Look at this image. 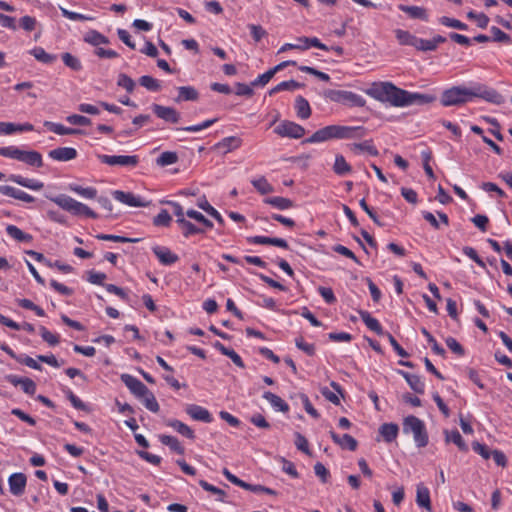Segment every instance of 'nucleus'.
I'll return each instance as SVG.
<instances>
[{"mask_svg":"<svg viewBox=\"0 0 512 512\" xmlns=\"http://www.w3.org/2000/svg\"><path fill=\"white\" fill-rule=\"evenodd\" d=\"M405 99V106L410 105H423L428 104L433 101H435V96L429 95V94H422V93H413L406 91V95L404 97Z\"/></svg>","mask_w":512,"mask_h":512,"instance_id":"nucleus-19","label":"nucleus"},{"mask_svg":"<svg viewBox=\"0 0 512 512\" xmlns=\"http://www.w3.org/2000/svg\"><path fill=\"white\" fill-rule=\"evenodd\" d=\"M416 503L420 507H423L428 511L431 510L430 492H429V489L427 487H425L423 484L417 485Z\"/></svg>","mask_w":512,"mask_h":512,"instance_id":"nucleus-27","label":"nucleus"},{"mask_svg":"<svg viewBox=\"0 0 512 512\" xmlns=\"http://www.w3.org/2000/svg\"><path fill=\"white\" fill-rule=\"evenodd\" d=\"M253 187L262 195L272 193L274 191L273 186L267 181L264 176L251 181Z\"/></svg>","mask_w":512,"mask_h":512,"instance_id":"nucleus-44","label":"nucleus"},{"mask_svg":"<svg viewBox=\"0 0 512 512\" xmlns=\"http://www.w3.org/2000/svg\"><path fill=\"white\" fill-rule=\"evenodd\" d=\"M176 222L179 224L180 228L182 229V233L185 237H189L191 235L200 234L204 232L203 229L197 227L196 225L186 220L185 218L177 219Z\"/></svg>","mask_w":512,"mask_h":512,"instance_id":"nucleus-36","label":"nucleus"},{"mask_svg":"<svg viewBox=\"0 0 512 512\" xmlns=\"http://www.w3.org/2000/svg\"><path fill=\"white\" fill-rule=\"evenodd\" d=\"M297 41L299 42H303L304 45H307V49L312 46V47H316V48H319L321 50H329V48L320 42V40L316 37H312V38H309V37H300L297 39Z\"/></svg>","mask_w":512,"mask_h":512,"instance_id":"nucleus-61","label":"nucleus"},{"mask_svg":"<svg viewBox=\"0 0 512 512\" xmlns=\"http://www.w3.org/2000/svg\"><path fill=\"white\" fill-rule=\"evenodd\" d=\"M365 99L352 91H346L344 94L342 104L348 105L350 107H363L365 105Z\"/></svg>","mask_w":512,"mask_h":512,"instance_id":"nucleus-38","label":"nucleus"},{"mask_svg":"<svg viewBox=\"0 0 512 512\" xmlns=\"http://www.w3.org/2000/svg\"><path fill=\"white\" fill-rule=\"evenodd\" d=\"M398 432L399 427L394 423H384L379 428L380 435L387 443L394 441L398 436Z\"/></svg>","mask_w":512,"mask_h":512,"instance_id":"nucleus-29","label":"nucleus"},{"mask_svg":"<svg viewBox=\"0 0 512 512\" xmlns=\"http://www.w3.org/2000/svg\"><path fill=\"white\" fill-rule=\"evenodd\" d=\"M160 441L162 444L168 446L172 451L176 452L177 454L182 455L185 452L184 447L181 445L179 440L174 436L161 435Z\"/></svg>","mask_w":512,"mask_h":512,"instance_id":"nucleus-37","label":"nucleus"},{"mask_svg":"<svg viewBox=\"0 0 512 512\" xmlns=\"http://www.w3.org/2000/svg\"><path fill=\"white\" fill-rule=\"evenodd\" d=\"M474 97L496 104L502 102L501 94L482 84H474L471 87L453 86L442 93L440 102L445 107L460 106L469 102Z\"/></svg>","mask_w":512,"mask_h":512,"instance_id":"nucleus-1","label":"nucleus"},{"mask_svg":"<svg viewBox=\"0 0 512 512\" xmlns=\"http://www.w3.org/2000/svg\"><path fill=\"white\" fill-rule=\"evenodd\" d=\"M84 41L93 46L108 44L109 40L106 36L96 30H90L84 35Z\"/></svg>","mask_w":512,"mask_h":512,"instance_id":"nucleus-35","label":"nucleus"},{"mask_svg":"<svg viewBox=\"0 0 512 512\" xmlns=\"http://www.w3.org/2000/svg\"><path fill=\"white\" fill-rule=\"evenodd\" d=\"M153 253L163 265H171L178 261V255L171 252V250L164 246H155L152 248Z\"/></svg>","mask_w":512,"mask_h":512,"instance_id":"nucleus-16","label":"nucleus"},{"mask_svg":"<svg viewBox=\"0 0 512 512\" xmlns=\"http://www.w3.org/2000/svg\"><path fill=\"white\" fill-rule=\"evenodd\" d=\"M399 374L404 377V379L409 384L410 388L416 392L417 394H423L425 391V384L424 381L421 379L420 376L416 374H410L408 372L399 371Z\"/></svg>","mask_w":512,"mask_h":512,"instance_id":"nucleus-21","label":"nucleus"},{"mask_svg":"<svg viewBox=\"0 0 512 512\" xmlns=\"http://www.w3.org/2000/svg\"><path fill=\"white\" fill-rule=\"evenodd\" d=\"M26 483L27 478L23 473H14L8 479L10 492L15 496H20L24 493Z\"/></svg>","mask_w":512,"mask_h":512,"instance_id":"nucleus-12","label":"nucleus"},{"mask_svg":"<svg viewBox=\"0 0 512 512\" xmlns=\"http://www.w3.org/2000/svg\"><path fill=\"white\" fill-rule=\"evenodd\" d=\"M139 84L149 91L157 92L161 89L159 80L149 75H144L139 78Z\"/></svg>","mask_w":512,"mask_h":512,"instance_id":"nucleus-49","label":"nucleus"},{"mask_svg":"<svg viewBox=\"0 0 512 512\" xmlns=\"http://www.w3.org/2000/svg\"><path fill=\"white\" fill-rule=\"evenodd\" d=\"M96 238L103 241H113L118 243H132L137 241V239L112 234H98Z\"/></svg>","mask_w":512,"mask_h":512,"instance_id":"nucleus-53","label":"nucleus"},{"mask_svg":"<svg viewBox=\"0 0 512 512\" xmlns=\"http://www.w3.org/2000/svg\"><path fill=\"white\" fill-rule=\"evenodd\" d=\"M186 215L189 218H192V219L196 220L197 222L202 223L207 228L213 227V223L210 220H208L202 213H200L196 210H193V209L187 210Z\"/></svg>","mask_w":512,"mask_h":512,"instance_id":"nucleus-55","label":"nucleus"},{"mask_svg":"<svg viewBox=\"0 0 512 512\" xmlns=\"http://www.w3.org/2000/svg\"><path fill=\"white\" fill-rule=\"evenodd\" d=\"M121 381L135 397L142 401L148 410L154 413L159 411L160 407L154 394L139 379L130 374H122Z\"/></svg>","mask_w":512,"mask_h":512,"instance_id":"nucleus-4","label":"nucleus"},{"mask_svg":"<svg viewBox=\"0 0 512 512\" xmlns=\"http://www.w3.org/2000/svg\"><path fill=\"white\" fill-rule=\"evenodd\" d=\"M403 432L413 435L417 447L422 448L428 445L429 437L425 424L418 417L413 415L407 416L403 420Z\"/></svg>","mask_w":512,"mask_h":512,"instance_id":"nucleus-6","label":"nucleus"},{"mask_svg":"<svg viewBox=\"0 0 512 512\" xmlns=\"http://www.w3.org/2000/svg\"><path fill=\"white\" fill-rule=\"evenodd\" d=\"M117 85L124 88L128 93H132L136 86L134 80L124 73L119 74Z\"/></svg>","mask_w":512,"mask_h":512,"instance_id":"nucleus-52","label":"nucleus"},{"mask_svg":"<svg viewBox=\"0 0 512 512\" xmlns=\"http://www.w3.org/2000/svg\"><path fill=\"white\" fill-rule=\"evenodd\" d=\"M367 130L361 126L329 125L314 132L304 143H320L332 139H361Z\"/></svg>","mask_w":512,"mask_h":512,"instance_id":"nucleus-2","label":"nucleus"},{"mask_svg":"<svg viewBox=\"0 0 512 512\" xmlns=\"http://www.w3.org/2000/svg\"><path fill=\"white\" fill-rule=\"evenodd\" d=\"M295 109L297 116L301 119H307L311 115V108L308 101L302 96H298L295 100Z\"/></svg>","mask_w":512,"mask_h":512,"instance_id":"nucleus-34","label":"nucleus"},{"mask_svg":"<svg viewBox=\"0 0 512 512\" xmlns=\"http://www.w3.org/2000/svg\"><path fill=\"white\" fill-rule=\"evenodd\" d=\"M39 331L42 339L50 346H56L59 343V336L50 332L46 327L41 326Z\"/></svg>","mask_w":512,"mask_h":512,"instance_id":"nucleus-54","label":"nucleus"},{"mask_svg":"<svg viewBox=\"0 0 512 512\" xmlns=\"http://www.w3.org/2000/svg\"><path fill=\"white\" fill-rule=\"evenodd\" d=\"M68 189L86 199H94L97 197V190L93 187H82L77 184H70Z\"/></svg>","mask_w":512,"mask_h":512,"instance_id":"nucleus-39","label":"nucleus"},{"mask_svg":"<svg viewBox=\"0 0 512 512\" xmlns=\"http://www.w3.org/2000/svg\"><path fill=\"white\" fill-rule=\"evenodd\" d=\"M0 193L26 203H31L35 200V198L28 193L9 185H0Z\"/></svg>","mask_w":512,"mask_h":512,"instance_id":"nucleus-14","label":"nucleus"},{"mask_svg":"<svg viewBox=\"0 0 512 512\" xmlns=\"http://www.w3.org/2000/svg\"><path fill=\"white\" fill-rule=\"evenodd\" d=\"M349 147H350V150L353 151L354 153L365 151L372 156L378 155V151L375 148V146L373 145L371 140H367L362 143H353V144H350Z\"/></svg>","mask_w":512,"mask_h":512,"instance_id":"nucleus-41","label":"nucleus"},{"mask_svg":"<svg viewBox=\"0 0 512 512\" xmlns=\"http://www.w3.org/2000/svg\"><path fill=\"white\" fill-rule=\"evenodd\" d=\"M263 398L267 400L276 411L283 413H287L289 411V405L278 395L270 391H266L263 394Z\"/></svg>","mask_w":512,"mask_h":512,"instance_id":"nucleus-24","label":"nucleus"},{"mask_svg":"<svg viewBox=\"0 0 512 512\" xmlns=\"http://www.w3.org/2000/svg\"><path fill=\"white\" fill-rule=\"evenodd\" d=\"M274 73L272 69H269L265 73L259 75L252 83L251 86H265L273 77Z\"/></svg>","mask_w":512,"mask_h":512,"instance_id":"nucleus-64","label":"nucleus"},{"mask_svg":"<svg viewBox=\"0 0 512 512\" xmlns=\"http://www.w3.org/2000/svg\"><path fill=\"white\" fill-rule=\"evenodd\" d=\"M446 345L448 348L458 356H463L465 354L464 348L461 346V344L453 337H448L445 340Z\"/></svg>","mask_w":512,"mask_h":512,"instance_id":"nucleus-62","label":"nucleus"},{"mask_svg":"<svg viewBox=\"0 0 512 512\" xmlns=\"http://www.w3.org/2000/svg\"><path fill=\"white\" fill-rule=\"evenodd\" d=\"M242 145V139L237 136H229L219 141L215 148L221 151L223 154H227L233 150L238 149Z\"/></svg>","mask_w":512,"mask_h":512,"instance_id":"nucleus-18","label":"nucleus"},{"mask_svg":"<svg viewBox=\"0 0 512 512\" xmlns=\"http://www.w3.org/2000/svg\"><path fill=\"white\" fill-rule=\"evenodd\" d=\"M265 203L279 210H287L293 207V202L290 199L280 196L267 198Z\"/></svg>","mask_w":512,"mask_h":512,"instance_id":"nucleus-43","label":"nucleus"},{"mask_svg":"<svg viewBox=\"0 0 512 512\" xmlns=\"http://www.w3.org/2000/svg\"><path fill=\"white\" fill-rule=\"evenodd\" d=\"M281 137H289L299 139L305 134V129L301 125L291 122L282 121L274 130Z\"/></svg>","mask_w":512,"mask_h":512,"instance_id":"nucleus-7","label":"nucleus"},{"mask_svg":"<svg viewBox=\"0 0 512 512\" xmlns=\"http://www.w3.org/2000/svg\"><path fill=\"white\" fill-rule=\"evenodd\" d=\"M440 23L444 26L459 29V30H466L467 25L457 19L449 18L446 16H443L439 19Z\"/></svg>","mask_w":512,"mask_h":512,"instance_id":"nucleus-57","label":"nucleus"},{"mask_svg":"<svg viewBox=\"0 0 512 512\" xmlns=\"http://www.w3.org/2000/svg\"><path fill=\"white\" fill-rule=\"evenodd\" d=\"M467 17L469 19H472L476 22L477 26L480 28H486L489 23V18L483 13H476L474 11H470L467 14Z\"/></svg>","mask_w":512,"mask_h":512,"instance_id":"nucleus-56","label":"nucleus"},{"mask_svg":"<svg viewBox=\"0 0 512 512\" xmlns=\"http://www.w3.org/2000/svg\"><path fill=\"white\" fill-rule=\"evenodd\" d=\"M366 94L382 103H389L394 107H405L406 90L398 88L391 82H375Z\"/></svg>","mask_w":512,"mask_h":512,"instance_id":"nucleus-3","label":"nucleus"},{"mask_svg":"<svg viewBox=\"0 0 512 512\" xmlns=\"http://www.w3.org/2000/svg\"><path fill=\"white\" fill-rule=\"evenodd\" d=\"M360 317L365 325L377 335H383L384 331L379 321L372 317L367 311H360Z\"/></svg>","mask_w":512,"mask_h":512,"instance_id":"nucleus-32","label":"nucleus"},{"mask_svg":"<svg viewBox=\"0 0 512 512\" xmlns=\"http://www.w3.org/2000/svg\"><path fill=\"white\" fill-rule=\"evenodd\" d=\"M172 218L167 210H161L159 214L154 218V225L156 226H169Z\"/></svg>","mask_w":512,"mask_h":512,"instance_id":"nucleus-63","label":"nucleus"},{"mask_svg":"<svg viewBox=\"0 0 512 512\" xmlns=\"http://www.w3.org/2000/svg\"><path fill=\"white\" fill-rule=\"evenodd\" d=\"M199 485H200L204 490H206V491H208V492H211V493H213V494L217 495V496H218V500H220V501H224V497H225L226 493H225L222 489H220V488H218V487H215V486H213V485L209 484V483H208L207 481H205V480H200V481H199Z\"/></svg>","mask_w":512,"mask_h":512,"instance_id":"nucleus-60","label":"nucleus"},{"mask_svg":"<svg viewBox=\"0 0 512 512\" xmlns=\"http://www.w3.org/2000/svg\"><path fill=\"white\" fill-rule=\"evenodd\" d=\"M214 347L218 351H220L223 355L229 357L236 366H238L240 368L245 367L244 362L242 361L241 357L233 349L227 348L219 341H216L214 343Z\"/></svg>","mask_w":512,"mask_h":512,"instance_id":"nucleus-31","label":"nucleus"},{"mask_svg":"<svg viewBox=\"0 0 512 512\" xmlns=\"http://www.w3.org/2000/svg\"><path fill=\"white\" fill-rule=\"evenodd\" d=\"M21 149L16 146L0 147V156L19 160Z\"/></svg>","mask_w":512,"mask_h":512,"instance_id":"nucleus-59","label":"nucleus"},{"mask_svg":"<svg viewBox=\"0 0 512 512\" xmlns=\"http://www.w3.org/2000/svg\"><path fill=\"white\" fill-rule=\"evenodd\" d=\"M29 53L33 55L36 60L44 64H52L57 58L55 55L47 53L42 47H35L30 50Z\"/></svg>","mask_w":512,"mask_h":512,"instance_id":"nucleus-42","label":"nucleus"},{"mask_svg":"<svg viewBox=\"0 0 512 512\" xmlns=\"http://www.w3.org/2000/svg\"><path fill=\"white\" fill-rule=\"evenodd\" d=\"M63 63L73 71H80L82 69L81 61L78 57L71 53L65 52L61 55Z\"/></svg>","mask_w":512,"mask_h":512,"instance_id":"nucleus-48","label":"nucleus"},{"mask_svg":"<svg viewBox=\"0 0 512 512\" xmlns=\"http://www.w3.org/2000/svg\"><path fill=\"white\" fill-rule=\"evenodd\" d=\"M112 195L117 201L129 207H148L150 205V201H147L140 196H136L131 192L115 190L112 192Z\"/></svg>","mask_w":512,"mask_h":512,"instance_id":"nucleus-8","label":"nucleus"},{"mask_svg":"<svg viewBox=\"0 0 512 512\" xmlns=\"http://www.w3.org/2000/svg\"><path fill=\"white\" fill-rule=\"evenodd\" d=\"M444 435L446 443H454L459 448V450L463 452L468 451V445L466 444L458 430H444Z\"/></svg>","mask_w":512,"mask_h":512,"instance_id":"nucleus-28","label":"nucleus"},{"mask_svg":"<svg viewBox=\"0 0 512 512\" xmlns=\"http://www.w3.org/2000/svg\"><path fill=\"white\" fill-rule=\"evenodd\" d=\"M60 10H61L62 15L65 18L69 19V20H73V21H88V20H92L93 19L90 16H87V15H84V14H80V13H76V12H72V11H69L68 9H66V8H63V7H60Z\"/></svg>","mask_w":512,"mask_h":512,"instance_id":"nucleus-58","label":"nucleus"},{"mask_svg":"<svg viewBox=\"0 0 512 512\" xmlns=\"http://www.w3.org/2000/svg\"><path fill=\"white\" fill-rule=\"evenodd\" d=\"M178 161V155L176 152L165 151L160 154V156L156 159V163L160 167H165L168 165L175 164Z\"/></svg>","mask_w":512,"mask_h":512,"instance_id":"nucleus-46","label":"nucleus"},{"mask_svg":"<svg viewBox=\"0 0 512 512\" xmlns=\"http://www.w3.org/2000/svg\"><path fill=\"white\" fill-rule=\"evenodd\" d=\"M445 41H446L445 37H443L441 35H437L429 40L416 37L415 42H414V47L417 50L423 51V52L434 51V50H436V48L438 47L439 44L444 43Z\"/></svg>","mask_w":512,"mask_h":512,"instance_id":"nucleus-13","label":"nucleus"},{"mask_svg":"<svg viewBox=\"0 0 512 512\" xmlns=\"http://www.w3.org/2000/svg\"><path fill=\"white\" fill-rule=\"evenodd\" d=\"M8 180L11 182H14L22 187L39 191L44 187V183L37 180V179H31V178H25L21 175L17 174H11L8 177Z\"/></svg>","mask_w":512,"mask_h":512,"instance_id":"nucleus-15","label":"nucleus"},{"mask_svg":"<svg viewBox=\"0 0 512 512\" xmlns=\"http://www.w3.org/2000/svg\"><path fill=\"white\" fill-rule=\"evenodd\" d=\"M178 96L175 98L176 103L182 101H196L199 98L198 91L192 86H181L177 88Z\"/></svg>","mask_w":512,"mask_h":512,"instance_id":"nucleus-26","label":"nucleus"},{"mask_svg":"<svg viewBox=\"0 0 512 512\" xmlns=\"http://www.w3.org/2000/svg\"><path fill=\"white\" fill-rule=\"evenodd\" d=\"M299 87H301V84L294 80L283 81V82L279 83L278 85H276L275 87H273L269 91V95H273V94L281 92V91H292Z\"/></svg>","mask_w":512,"mask_h":512,"instance_id":"nucleus-51","label":"nucleus"},{"mask_svg":"<svg viewBox=\"0 0 512 512\" xmlns=\"http://www.w3.org/2000/svg\"><path fill=\"white\" fill-rule=\"evenodd\" d=\"M44 125L58 135H72L80 133V130L67 128L62 124L46 121Z\"/></svg>","mask_w":512,"mask_h":512,"instance_id":"nucleus-45","label":"nucleus"},{"mask_svg":"<svg viewBox=\"0 0 512 512\" xmlns=\"http://www.w3.org/2000/svg\"><path fill=\"white\" fill-rule=\"evenodd\" d=\"M48 155L56 161H70L77 157V151L71 147H59L49 151Z\"/></svg>","mask_w":512,"mask_h":512,"instance_id":"nucleus-17","label":"nucleus"},{"mask_svg":"<svg viewBox=\"0 0 512 512\" xmlns=\"http://www.w3.org/2000/svg\"><path fill=\"white\" fill-rule=\"evenodd\" d=\"M250 243L259 245H274L287 249L289 247L287 241L282 238L266 237V236H254L248 239Z\"/></svg>","mask_w":512,"mask_h":512,"instance_id":"nucleus-22","label":"nucleus"},{"mask_svg":"<svg viewBox=\"0 0 512 512\" xmlns=\"http://www.w3.org/2000/svg\"><path fill=\"white\" fill-rule=\"evenodd\" d=\"M185 411L193 420L201 421L204 423H211L213 421L211 413L202 406L196 404H188L185 408Z\"/></svg>","mask_w":512,"mask_h":512,"instance_id":"nucleus-11","label":"nucleus"},{"mask_svg":"<svg viewBox=\"0 0 512 512\" xmlns=\"http://www.w3.org/2000/svg\"><path fill=\"white\" fill-rule=\"evenodd\" d=\"M395 36L401 45H409L414 47L416 36L411 34L409 31L396 29Z\"/></svg>","mask_w":512,"mask_h":512,"instance_id":"nucleus-50","label":"nucleus"},{"mask_svg":"<svg viewBox=\"0 0 512 512\" xmlns=\"http://www.w3.org/2000/svg\"><path fill=\"white\" fill-rule=\"evenodd\" d=\"M198 207L204 210L206 213H208L210 216H212L219 224H224V219L220 215V213L212 207L209 202L203 198L202 200H199Z\"/></svg>","mask_w":512,"mask_h":512,"instance_id":"nucleus-47","label":"nucleus"},{"mask_svg":"<svg viewBox=\"0 0 512 512\" xmlns=\"http://www.w3.org/2000/svg\"><path fill=\"white\" fill-rule=\"evenodd\" d=\"M51 201L61 207L63 210L70 212L73 215H84L88 218L97 219L98 214L90 209L87 205L76 201L75 199L65 194H60L55 197H49Z\"/></svg>","mask_w":512,"mask_h":512,"instance_id":"nucleus-5","label":"nucleus"},{"mask_svg":"<svg viewBox=\"0 0 512 512\" xmlns=\"http://www.w3.org/2000/svg\"><path fill=\"white\" fill-rule=\"evenodd\" d=\"M19 160L21 162L26 163L27 165L34 166V167H41L43 165L42 156L39 152L31 150V151H25L21 150Z\"/></svg>","mask_w":512,"mask_h":512,"instance_id":"nucleus-23","label":"nucleus"},{"mask_svg":"<svg viewBox=\"0 0 512 512\" xmlns=\"http://www.w3.org/2000/svg\"><path fill=\"white\" fill-rule=\"evenodd\" d=\"M352 170L350 164L345 160L343 155H336L335 162L333 165V171L339 175L343 176L350 173Z\"/></svg>","mask_w":512,"mask_h":512,"instance_id":"nucleus-40","label":"nucleus"},{"mask_svg":"<svg viewBox=\"0 0 512 512\" xmlns=\"http://www.w3.org/2000/svg\"><path fill=\"white\" fill-rule=\"evenodd\" d=\"M7 234L18 242L29 243L32 241V235L23 232L20 228L15 225H8L6 227Z\"/></svg>","mask_w":512,"mask_h":512,"instance_id":"nucleus-33","label":"nucleus"},{"mask_svg":"<svg viewBox=\"0 0 512 512\" xmlns=\"http://www.w3.org/2000/svg\"><path fill=\"white\" fill-rule=\"evenodd\" d=\"M330 436L333 441L339 445L342 449H347L350 451H355L357 448V441L349 434H344L342 436L336 434L334 431H330Z\"/></svg>","mask_w":512,"mask_h":512,"instance_id":"nucleus-20","label":"nucleus"},{"mask_svg":"<svg viewBox=\"0 0 512 512\" xmlns=\"http://www.w3.org/2000/svg\"><path fill=\"white\" fill-rule=\"evenodd\" d=\"M399 10L407 13L413 19L428 21V14L425 8L420 6L399 5Z\"/></svg>","mask_w":512,"mask_h":512,"instance_id":"nucleus-30","label":"nucleus"},{"mask_svg":"<svg viewBox=\"0 0 512 512\" xmlns=\"http://www.w3.org/2000/svg\"><path fill=\"white\" fill-rule=\"evenodd\" d=\"M154 114L169 123H178L181 119V114L173 107L153 104L151 106Z\"/></svg>","mask_w":512,"mask_h":512,"instance_id":"nucleus-10","label":"nucleus"},{"mask_svg":"<svg viewBox=\"0 0 512 512\" xmlns=\"http://www.w3.org/2000/svg\"><path fill=\"white\" fill-rule=\"evenodd\" d=\"M102 163L110 166H136L139 162L138 157L135 155H98Z\"/></svg>","mask_w":512,"mask_h":512,"instance_id":"nucleus-9","label":"nucleus"},{"mask_svg":"<svg viewBox=\"0 0 512 512\" xmlns=\"http://www.w3.org/2000/svg\"><path fill=\"white\" fill-rule=\"evenodd\" d=\"M165 424L171 428H173L176 432L181 434L182 436L187 437L188 439H194L195 434L194 431L185 423L176 420V419H168L165 421Z\"/></svg>","mask_w":512,"mask_h":512,"instance_id":"nucleus-25","label":"nucleus"}]
</instances>
